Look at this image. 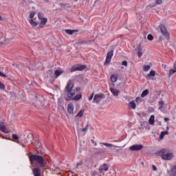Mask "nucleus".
Listing matches in <instances>:
<instances>
[{"mask_svg": "<svg viewBox=\"0 0 176 176\" xmlns=\"http://www.w3.org/2000/svg\"><path fill=\"white\" fill-rule=\"evenodd\" d=\"M29 160L31 164H34V162H36L39 167H46V164H47L43 156L34 155L32 153H29Z\"/></svg>", "mask_w": 176, "mask_h": 176, "instance_id": "nucleus-1", "label": "nucleus"}, {"mask_svg": "<svg viewBox=\"0 0 176 176\" xmlns=\"http://www.w3.org/2000/svg\"><path fill=\"white\" fill-rule=\"evenodd\" d=\"M65 91L67 93L69 98L74 97L75 96V89H74V84L69 83L65 87Z\"/></svg>", "mask_w": 176, "mask_h": 176, "instance_id": "nucleus-2", "label": "nucleus"}, {"mask_svg": "<svg viewBox=\"0 0 176 176\" xmlns=\"http://www.w3.org/2000/svg\"><path fill=\"white\" fill-rule=\"evenodd\" d=\"M160 28L161 32H162V35L164 36H165V38L167 39V41H168V39H170V34L167 31V29L166 28V26H164L163 25H161L160 26Z\"/></svg>", "mask_w": 176, "mask_h": 176, "instance_id": "nucleus-3", "label": "nucleus"}, {"mask_svg": "<svg viewBox=\"0 0 176 176\" xmlns=\"http://www.w3.org/2000/svg\"><path fill=\"white\" fill-rule=\"evenodd\" d=\"M86 68L85 65H75L71 68V72H75V71H83Z\"/></svg>", "mask_w": 176, "mask_h": 176, "instance_id": "nucleus-4", "label": "nucleus"}, {"mask_svg": "<svg viewBox=\"0 0 176 176\" xmlns=\"http://www.w3.org/2000/svg\"><path fill=\"white\" fill-rule=\"evenodd\" d=\"M113 56V50L110 51L107 53L106 60L104 62V65H107V64H109L111 63V60L112 57Z\"/></svg>", "mask_w": 176, "mask_h": 176, "instance_id": "nucleus-5", "label": "nucleus"}, {"mask_svg": "<svg viewBox=\"0 0 176 176\" xmlns=\"http://www.w3.org/2000/svg\"><path fill=\"white\" fill-rule=\"evenodd\" d=\"M173 157H174V154L173 153H166L164 154L162 159L163 160H172Z\"/></svg>", "mask_w": 176, "mask_h": 176, "instance_id": "nucleus-6", "label": "nucleus"}, {"mask_svg": "<svg viewBox=\"0 0 176 176\" xmlns=\"http://www.w3.org/2000/svg\"><path fill=\"white\" fill-rule=\"evenodd\" d=\"M104 98V94H96L94 98V102L96 104H100V101Z\"/></svg>", "mask_w": 176, "mask_h": 176, "instance_id": "nucleus-7", "label": "nucleus"}, {"mask_svg": "<svg viewBox=\"0 0 176 176\" xmlns=\"http://www.w3.org/2000/svg\"><path fill=\"white\" fill-rule=\"evenodd\" d=\"M144 148L142 144H134L129 147V151H141Z\"/></svg>", "mask_w": 176, "mask_h": 176, "instance_id": "nucleus-8", "label": "nucleus"}, {"mask_svg": "<svg viewBox=\"0 0 176 176\" xmlns=\"http://www.w3.org/2000/svg\"><path fill=\"white\" fill-rule=\"evenodd\" d=\"M167 152H168V150H167V148H163V149L158 151L156 153V155L161 156L162 159H163V156H164V154L167 153Z\"/></svg>", "mask_w": 176, "mask_h": 176, "instance_id": "nucleus-9", "label": "nucleus"}, {"mask_svg": "<svg viewBox=\"0 0 176 176\" xmlns=\"http://www.w3.org/2000/svg\"><path fill=\"white\" fill-rule=\"evenodd\" d=\"M108 165L107 164H104L103 165L100 166L99 168L100 173H102L104 171H108Z\"/></svg>", "mask_w": 176, "mask_h": 176, "instance_id": "nucleus-10", "label": "nucleus"}, {"mask_svg": "<svg viewBox=\"0 0 176 176\" xmlns=\"http://www.w3.org/2000/svg\"><path fill=\"white\" fill-rule=\"evenodd\" d=\"M110 91H111L112 94L115 96V97H118V96H119V93H120V91L115 88H110Z\"/></svg>", "mask_w": 176, "mask_h": 176, "instance_id": "nucleus-11", "label": "nucleus"}, {"mask_svg": "<svg viewBox=\"0 0 176 176\" xmlns=\"http://www.w3.org/2000/svg\"><path fill=\"white\" fill-rule=\"evenodd\" d=\"M41 168H36L33 169V174L34 176H42V175H41Z\"/></svg>", "mask_w": 176, "mask_h": 176, "instance_id": "nucleus-12", "label": "nucleus"}, {"mask_svg": "<svg viewBox=\"0 0 176 176\" xmlns=\"http://www.w3.org/2000/svg\"><path fill=\"white\" fill-rule=\"evenodd\" d=\"M41 20L40 23V28H43L44 25H46V23H47V18H43Z\"/></svg>", "mask_w": 176, "mask_h": 176, "instance_id": "nucleus-13", "label": "nucleus"}, {"mask_svg": "<svg viewBox=\"0 0 176 176\" xmlns=\"http://www.w3.org/2000/svg\"><path fill=\"white\" fill-rule=\"evenodd\" d=\"M0 130L1 131H3V133H5V130H6V122H0Z\"/></svg>", "mask_w": 176, "mask_h": 176, "instance_id": "nucleus-14", "label": "nucleus"}, {"mask_svg": "<svg viewBox=\"0 0 176 176\" xmlns=\"http://www.w3.org/2000/svg\"><path fill=\"white\" fill-rule=\"evenodd\" d=\"M118 79H119V76L116 74H114L111 76V80L113 83H115V82H118Z\"/></svg>", "mask_w": 176, "mask_h": 176, "instance_id": "nucleus-15", "label": "nucleus"}, {"mask_svg": "<svg viewBox=\"0 0 176 176\" xmlns=\"http://www.w3.org/2000/svg\"><path fill=\"white\" fill-rule=\"evenodd\" d=\"M67 111L69 113H74V104L72 103L67 105Z\"/></svg>", "mask_w": 176, "mask_h": 176, "instance_id": "nucleus-16", "label": "nucleus"}, {"mask_svg": "<svg viewBox=\"0 0 176 176\" xmlns=\"http://www.w3.org/2000/svg\"><path fill=\"white\" fill-rule=\"evenodd\" d=\"M13 140L12 141H14V142H16L17 144H20V141L19 140V136L16 134H12V135Z\"/></svg>", "mask_w": 176, "mask_h": 176, "instance_id": "nucleus-17", "label": "nucleus"}, {"mask_svg": "<svg viewBox=\"0 0 176 176\" xmlns=\"http://www.w3.org/2000/svg\"><path fill=\"white\" fill-rule=\"evenodd\" d=\"M138 56L139 58H141V57H142V48H141V45H139L138 48Z\"/></svg>", "mask_w": 176, "mask_h": 176, "instance_id": "nucleus-18", "label": "nucleus"}, {"mask_svg": "<svg viewBox=\"0 0 176 176\" xmlns=\"http://www.w3.org/2000/svg\"><path fill=\"white\" fill-rule=\"evenodd\" d=\"M65 32L67 34H68L69 35H72V34H75L76 32H78V30H65Z\"/></svg>", "mask_w": 176, "mask_h": 176, "instance_id": "nucleus-19", "label": "nucleus"}, {"mask_svg": "<svg viewBox=\"0 0 176 176\" xmlns=\"http://www.w3.org/2000/svg\"><path fill=\"white\" fill-rule=\"evenodd\" d=\"M61 74H64V72L62 70L56 69L55 71V78H58V76H60V75H61Z\"/></svg>", "mask_w": 176, "mask_h": 176, "instance_id": "nucleus-20", "label": "nucleus"}, {"mask_svg": "<svg viewBox=\"0 0 176 176\" xmlns=\"http://www.w3.org/2000/svg\"><path fill=\"white\" fill-rule=\"evenodd\" d=\"M129 107L132 109H135V108H137V105L135 104V102H134V100H132L131 102H129Z\"/></svg>", "mask_w": 176, "mask_h": 176, "instance_id": "nucleus-21", "label": "nucleus"}, {"mask_svg": "<svg viewBox=\"0 0 176 176\" xmlns=\"http://www.w3.org/2000/svg\"><path fill=\"white\" fill-rule=\"evenodd\" d=\"M149 124H153L155 123V116L152 115L151 116L149 120H148Z\"/></svg>", "mask_w": 176, "mask_h": 176, "instance_id": "nucleus-22", "label": "nucleus"}, {"mask_svg": "<svg viewBox=\"0 0 176 176\" xmlns=\"http://www.w3.org/2000/svg\"><path fill=\"white\" fill-rule=\"evenodd\" d=\"M149 94V90L146 89L142 92L141 97L144 98V97H146V96H148Z\"/></svg>", "mask_w": 176, "mask_h": 176, "instance_id": "nucleus-23", "label": "nucleus"}, {"mask_svg": "<svg viewBox=\"0 0 176 176\" xmlns=\"http://www.w3.org/2000/svg\"><path fill=\"white\" fill-rule=\"evenodd\" d=\"M102 144V145H104V146H107V148H118V146H115L113 144H109V143H101Z\"/></svg>", "mask_w": 176, "mask_h": 176, "instance_id": "nucleus-24", "label": "nucleus"}, {"mask_svg": "<svg viewBox=\"0 0 176 176\" xmlns=\"http://www.w3.org/2000/svg\"><path fill=\"white\" fill-rule=\"evenodd\" d=\"M83 113H85V110L81 109L79 113L76 116V118H82V116H83Z\"/></svg>", "mask_w": 176, "mask_h": 176, "instance_id": "nucleus-25", "label": "nucleus"}, {"mask_svg": "<svg viewBox=\"0 0 176 176\" xmlns=\"http://www.w3.org/2000/svg\"><path fill=\"white\" fill-rule=\"evenodd\" d=\"M168 134V131H162L160 135V140H163L164 138V135Z\"/></svg>", "mask_w": 176, "mask_h": 176, "instance_id": "nucleus-26", "label": "nucleus"}, {"mask_svg": "<svg viewBox=\"0 0 176 176\" xmlns=\"http://www.w3.org/2000/svg\"><path fill=\"white\" fill-rule=\"evenodd\" d=\"M30 23L31 25H32V27H36V25H38V24H39L38 22L34 21V19H30Z\"/></svg>", "mask_w": 176, "mask_h": 176, "instance_id": "nucleus-27", "label": "nucleus"}, {"mask_svg": "<svg viewBox=\"0 0 176 176\" xmlns=\"http://www.w3.org/2000/svg\"><path fill=\"white\" fill-rule=\"evenodd\" d=\"M81 98L82 94H78L73 98V100H74L75 101H78V100H80Z\"/></svg>", "mask_w": 176, "mask_h": 176, "instance_id": "nucleus-28", "label": "nucleus"}, {"mask_svg": "<svg viewBox=\"0 0 176 176\" xmlns=\"http://www.w3.org/2000/svg\"><path fill=\"white\" fill-rule=\"evenodd\" d=\"M156 75V72L155 71H151L148 74H147L148 78H151V76H155Z\"/></svg>", "mask_w": 176, "mask_h": 176, "instance_id": "nucleus-29", "label": "nucleus"}, {"mask_svg": "<svg viewBox=\"0 0 176 176\" xmlns=\"http://www.w3.org/2000/svg\"><path fill=\"white\" fill-rule=\"evenodd\" d=\"M176 70L175 69H170L169 70V74H168V76H171L172 75H174V74H175Z\"/></svg>", "mask_w": 176, "mask_h": 176, "instance_id": "nucleus-30", "label": "nucleus"}, {"mask_svg": "<svg viewBox=\"0 0 176 176\" xmlns=\"http://www.w3.org/2000/svg\"><path fill=\"white\" fill-rule=\"evenodd\" d=\"M143 69H144V71H145V72L149 71V69H151V65H144V66H143Z\"/></svg>", "mask_w": 176, "mask_h": 176, "instance_id": "nucleus-31", "label": "nucleus"}, {"mask_svg": "<svg viewBox=\"0 0 176 176\" xmlns=\"http://www.w3.org/2000/svg\"><path fill=\"white\" fill-rule=\"evenodd\" d=\"M38 17L39 20H42L43 19H45V15L42 12H39L38 14Z\"/></svg>", "mask_w": 176, "mask_h": 176, "instance_id": "nucleus-32", "label": "nucleus"}, {"mask_svg": "<svg viewBox=\"0 0 176 176\" xmlns=\"http://www.w3.org/2000/svg\"><path fill=\"white\" fill-rule=\"evenodd\" d=\"M88 130H89V124H87L85 128L81 129V131H82L83 133H87Z\"/></svg>", "mask_w": 176, "mask_h": 176, "instance_id": "nucleus-33", "label": "nucleus"}, {"mask_svg": "<svg viewBox=\"0 0 176 176\" xmlns=\"http://www.w3.org/2000/svg\"><path fill=\"white\" fill-rule=\"evenodd\" d=\"M171 173L172 174H176V165L173 166L172 168H171Z\"/></svg>", "mask_w": 176, "mask_h": 176, "instance_id": "nucleus-34", "label": "nucleus"}, {"mask_svg": "<svg viewBox=\"0 0 176 176\" xmlns=\"http://www.w3.org/2000/svg\"><path fill=\"white\" fill-rule=\"evenodd\" d=\"M0 90H5V85L0 80Z\"/></svg>", "mask_w": 176, "mask_h": 176, "instance_id": "nucleus-35", "label": "nucleus"}, {"mask_svg": "<svg viewBox=\"0 0 176 176\" xmlns=\"http://www.w3.org/2000/svg\"><path fill=\"white\" fill-rule=\"evenodd\" d=\"M147 39H148V41H153V36L152 34H148V35L147 36Z\"/></svg>", "mask_w": 176, "mask_h": 176, "instance_id": "nucleus-36", "label": "nucleus"}, {"mask_svg": "<svg viewBox=\"0 0 176 176\" xmlns=\"http://www.w3.org/2000/svg\"><path fill=\"white\" fill-rule=\"evenodd\" d=\"M159 105L160 106V108H163V105H164V102L163 100H160Z\"/></svg>", "mask_w": 176, "mask_h": 176, "instance_id": "nucleus-37", "label": "nucleus"}, {"mask_svg": "<svg viewBox=\"0 0 176 176\" xmlns=\"http://www.w3.org/2000/svg\"><path fill=\"white\" fill-rule=\"evenodd\" d=\"M84 43H87V41H79V42L76 43L77 45H83Z\"/></svg>", "mask_w": 176, "mask_h": 176, "instance_id": "nucleus-38", "label": "nucleus"}, {"mask_svg": "<svg viewBox=\"0 0 176 176\" xmlns=\"http://www.w3.org/2000/svg\"><path fill=\"white\" fill-rule=\"evenodd\" d=\"M9 42H10V40L8 38H6L4 41V45H8V43H9Z\"/></svg>", "mask_w": 176, "mask_h": 176, "instance_id": "nucleus-39", "label": "nucleus"}, {"mask_svg": "<svg viewBox=\"0 0 176 176\" xmlns=\"http://www.w3.org/2000/svg\"><path fill=\"white\" fill-rule=\"evenodd\" d=\"M0 76H1L2 78H6L7 76L2 72H0Z\"/></svg>", "mask_w": 176, "mask_h": 176, "instance_id": "nucleus-40", "label": "nucleus"}, {"mask_svg": "<svg viewBox=\"0 0 176 176\" xmlns=\"http://www.w3.org/2000/svg\"><path fill=\"white\" fill-rule=\"evenodd\" d=\"M60 8H63V9H65V6H67V4L60 3Z\"/></svg>", "mask_w": 176, "mask_h": 176, "instance_id": "nucleus-41", "label": "nucleus"}, {"mask_svg": "<svg viewBox=\"0 0 176 176\" xmlns=\"http://www.w3.org/2000/svg\"><path fill=\"white\" fill-rule=\"evenodd\" d=\"M122 65H124V67H127V62H126V60L122 61Z\"/></svg>", "mask_w": 176, "mask_h": 176, "instance_id": "nucleus-42", "label": "nucleus"}, {"mask_svg": "<svg viewBox=\"0 0 176 176\" xmlns=\"http://www.w3.org/2000/svg\"><path fill=\"white\" fill-rule=\"evenodd\" d=\"M13 67H15L16 68H20V65L16 63H12Z\"/></svg>", "mask_w": 176, "mask_h": 176, "instance_id": "nucleus-43", "label": "nucleus"}, {"mask_svg": "<svg viewBox=\"0 0 176 176\" xmlns=\"http://www.w3.org/2000/svg\"><path fill=\"white\" fill-rule=\"evenodd\" d=\"M34 16H35V12H32L30 15V19H34Z\"/></svg>", "mask_w": 176, "mask_h": 176, "instance_id": "nucleus-44", "label": "nucleus"}, {"mask_svg": "<svg viewBox=\"0 0 176 176\" xmlns=\"http://www.w3.org/2000/svg\"><path fill=\"white\" fill-rule=\"evenodd\" d=\"M93 97H94V94H92L89 97V101H91V100H93Z\"/></svg>", "mask_w": 176, "mask_h": 176, "instance_id": "nucleus-45", "label": "nucleus"}, {"mask_svg": "<svg viewBox=\"0 0 176 176\" xmlns=\"http://www.w3.org/2000/svg\"><path fill=\"white\" fill-rule=\"evenodd\" d=\"M162 0H156V3L157 5H160V3H162Z\"/></svg>", "mask_w": 176, "mask_h": 176, "instance_id": "nucleus-46", "label": "nucleus"}, {"mask_svg": "<svg viewBox=\"0 0 176 176\" xmlns=\"http://www.w3.org/2000/svg\"><path fill=\"white\" fill-rule=\"evenodd\" d=\"M158 40L160 42H162V41H164V38H163V36H160Z\"/></svg>", "mask_w": 176, "mask_h": 176, "instance_id": "nucleus-47", "label": "nucleus"}, {"mask_svg": "<svg viewBox=\"0 0 176 176\" xmlns=\"http://www.w3.org/2000/svg\"><path fill=\"white\" fill-rule=\"evenodd\" d=\"M152 167H153V171H156V170H157V168H156V166L153 165Z\"/></svg>", "mask_w": 176, "mask_h": 176, "instance_id": "nucleus-48", "label": "nucleus"}, {"mask_svg": "<svg viewBox=\"0 0 176 176\" xmlns=\"http://www.w3.org/2000/svg\"><path fill=\"white\" fill-rule=\"evenodd\" d=\"M83 165V162H79L78 164H77V167H79V166H82Z\"/></svg>", "mask_w": 176, "mask_h": 176, "instance_id": "nucleus-49", "label": "nucleus"}, {"mask_svg": "<svg viewBox=\"0 0 176 176\" xmlns=\"http://www.w3.org/2000/svg\"><path fill=\"white\" fill-rule=\"evenodd\" d=\"M164 122H168V120H170V118H164Z\"/></svg>", "mask_w": 176, "mask_h": 176, "instance_id": "nucleus-50", "label": "nucleus"}, {"mask_svg": "<svg viewBox=\"0 0 176 176\" xmlns=\"http://www.w3.org/2000/svg\"><path fill=\"white\" fill-rule=\"evenodd\" d=\"M173 69L176 70V60H175V63L173 65Z\"/></svg>", "mask_w": 176, "mask_h": 176, "instance_id": "nucleus-51", "label": "nucleus"}, {"mask_svg": "<svg viewBox=\"0 0 176 176\" xmlns=\"http://www.w3.org/2000/svg\"><path fill=\"white\" fill-rule=\"evenodd\" d=\"M43 1H44V2H45L46 3H49V2H50V1L49 0H43Z\"/></svg>", "mask_w": 176, "mask_h": 176, "instance_id": "nucleus-52", "label": "nucleus"}, {"mask_svg": "<svg viewBox=\"0 0 176 176\" xmlns=\"http://www.w3.org/2000/svg\"><path fill=\"white\" fill-rule=\"evenodd\" d=\"M162 67L166 69L167 65L162 64Z\"/></svg>", "mask_w": 176, "mask_h": 176, "instance_id": "nucleus-53", "label": "nucleus"}, {"mask_svg": "<svg viewBox=\"0 0 176 176\" xmlns=\"http://www.w3.org/2000/svg\"><path fill=\"white\" fill-rule=\"evenodd\" d=\"M0 45H5V41L4 42L0 41Z\"/></svg>", "mask_w": 176, "mask_h": 176, "instance_id": "nucleus-54", "label": "nucleus"}, {"mask_svg": "<svg viewBox=\"0 0 176 176\" xmlns=\"http://www.w3.org/2000/svg\"><path fill=\"white\" fill-rule=\"evenodd\" d=\"M76 90H77V91H79L80 90V88L77 87V88H76Z\"/></svg>", "mask_w": 176, "mask_h": 176, "instance_id": "nucleus-55", "label": "nucleus"}, {"mask_svg": "<svg viewBox=\"0 0 176 176\" xmlns=\"http://www.w3.org/2000/svg\"><path fill=\"white\" fill-rule=\"evenodd\" d=\"M91 142L94 144V140H91Z\"/></svg>", "mask_w": 176, "mask_h": 176, "instance_id": "nucleus-56", "label": "nucleus"}, {"mask_svg": "<svg viewBox=\"0 0 176 176\" xmlns=\"http://www.w3.org/2000/svg\"><path fill=\"white\" fill-rule=\"evenodd\" d=\"M0 20H2V16L0 15Z\"/></svg>", "mask_w": 176, "mask_h": 176, "instance_id": "nucleus-57", "label": "nucleus"}, {"mask_svg": "<svg viewBox=\"0 0 176 176\" xmlns=\"http://www.w3.org/2000/svg\"><path fill=\"white\" fill-rule=\"evenodd\" d=\"M50 72H51V74H53V72L52 70H50Z\"/></svg>", "mask_w": 176, "mask_h": 176, "instance_id": "nucleus-58", "label": "nucleus"}]
</instances>
